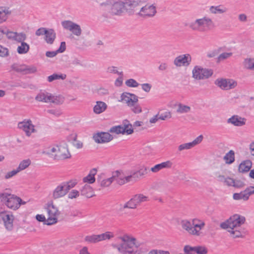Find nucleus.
Wrapping results in <instances>:
<instances>
[{
  "label": "nucleus",
  "instance_id": "nucleus-1",
  "mask_svg": "<svg viewBox=\"0 0 254 254\" xmlns=\"http://www.w3.org/2000/svg\"><path fill=\"white\" fill-rule=\"evenodd\" d=\"M42 153L56 161H67L72 156L70 146L66 142L46 145L44 147Z\"/></svg>",
  "mask_w": 254,
  "mask_h": 254
},
{
  "label": "nucleus",
  "instance_id": "nucleus-2",
  "mask_svg": "<svg viewBox=\"0 0 254 254\" xmlns=\"http://www.w3.org/2000/svg\"><path fill=\"white\" fill-rule=\"evenodd\" d=\"M245 222V217L238 214H235L221 223L220 227L226 230L232 238H243L245 235L242 227Z\"/></svg>",
  "mask_w": 254,
  "mask_h": 254
},
{
  "label": "nucleus",
  "instance_id": "nucleus-3",
  "mask_svg": "<svg viewBox=\"0 0 254 254\" xmlns=\"http://www.w3.org/2000/svg\"><path fill=\"white\" fill-rule=\"evenodd\" d=\"M118 242H114L112 247L120 254H136L140 242L133 236L125 234L118 238Z\"/></svg>",
  "mask_w": 254,
  "mask_h": 254
},
{
  "label": "nucleus",
  "instance_id": "nucleus-4",
  "mask_svg": "<svg viewBox=\"0 0 254 254\" xmlns=\"http://www.w3.org/2000/svg\"><path fill=\"white\" fill-rule=\"evenodd\" d=\"M44 209L46 210V215L37 214L35 215V219L47 226L56 224L59 222L61 215L59 208L51 200L45 204Z\"/></svg>",
  "mask_w": 254,
  "mask_h": 254
},
{
  "label": "nucleus",
  "instance_id": "nucleus-5",
  "mask_svg": "<svg viewBox=\"0 0 254 254\" xmlns=\"http://www.w3.org/2000/svg\"><path fill=\"white\" fill-rule=\"evenodd\" d=\"M179 223L182 230L191 236L197 237L203 234L205 223L201 219L183 218L179 220Z\"/></svg>",
  "mask_w": 254,
  "mask_h": 254
},
{
  "label": "nucleus",
  "instance_id": "nucleus-6",
  "mask_svg": "<svg viewBox=\"0 0 254 254\" xmlns=\"http://www.w3.org/2000/svg\"><path fill=\"white\" fill-rule=\"evenodd\" d=\"M0 201L7 209L14 211L27 203L20 197L12 193V190L9 188L0 192Z\"/></svg>",
  "mask_w": 254,
  "mask_h": 254
},
{
  "label": "nucleus",
  "instance_id": "nucleus-7",
  "mask_svg": "<svg viewBox=\"0 0 254 254\" xmlns=\"http://www.w3.org/2000/svg\"><path fill=\"white\" fill-rule=\"evenodd\" d=\"M186 25L193 31L204 32L213 29L215 23L209 17L203 16L189 22Z\"/></svg>",
  "mask_w": 254,
  "mask_h": 254
},
{
  "label": "nucleus",
  "instance_id": "nucleus-8",
  "mask_svg": "<svg viewBox=\"0 0 254 254\" xmlns=\"http://www.w3.org/2000/svg\"><path fill=\"white\" fill-rule=\"evenodd\" d=\"M135 5V1H131L129 0H119L113 4L111 12L115 15H121L125 12L131 14L134 13Z\"/></svg>",
  "mask_w": 254,
  "mask_h": 254
},
{
  "label": "nucleus",
  "instance_id": "nucleus-9",
  "mask_svg": "<svg viewBox=\"0 0 254 254\" xmlns=\"http://www.w3.org/2000/svg\"><path fill=\"white\" fill-rule=\"evenodd\" d=\"M76 185V182L73 181L63 182L60 183L53 190L52 197L54 199H57L65 196Z\"/></svg>",
  "mask_w": 254,
  "mask_h": 254
},
{
  "label": "nucleus",
  "instance_id": "nucleus-10",
  "mask_svg": "<svg viewBox=\"0 0 254 254\" xmlns=\"http://www.w3.org/2000/svg\"><path fill=\"white\" fill-rule=\"evenodd\" d=\"M212 69L203 67L200 65H195L192 68L191 77L195 81L207 79L213 75Z\"/></svg>",
  "mask_w": 254,
  "mask_h": 254
},
{
  "label": "nucleus",
  "instance_id": "nucleus-11",
  "mask_svg": "<svg viewBox=\"0 0 254 254\" xmlns=\"http://www.w3.org/2000/svg\"><path fill=\"white\" fill-rule=\"evenodd\" d=\"M110 132L116 134L130 135L134 133V129L131 123L126 120L121 125L112 127L110 129Z\"/></svg>",
  "mask_w": 254,
  "mask_h": 254
},
{
  "label": "nucleus",
  "instance_id": "nucleus-12",
  "mask_svg": "<svg viewBox=\"0 0 254 254\" xmlns=\"http://www.w3.org/2000/svg\"><path fill=\"white\" fill-rule=\"evenodd\" d=\"M139 173L140 176H143L144 174L141 173L140 171H137ZM136 172L133 173H129L126 171H116L113 173V177L115 180L120 185H123L131 181L133 178V175H135Z\"/></svg>",
  "mask_w": 254,
  "mask_h": 254
},
{
  "label": "nucleus",
  "instance_id": "nucleus-13",
  "mask_svg": "<svg viewBox=\"0 0 254 254\" xmlns=\"http://www.w3.org/2000/svg\"><path fill=\"white\" fill-rule=\"evenodd\" d=\"M215 85L224 91H228L235 88L237 86V82L233 78L219 77L214 82Z\"/></svg>",
  "mask_w": 254,
  "mask_h": 254
},
{
  "label": "nucleus",
  "instance_id": "nucleus-14",
  "mask_svg": "<svg viewBox=\"0 0 254 254\" xmlns=\"http://www.w3.org/2000/svg\"><path fill=\"white\" fill-rule=\"evenodd\" d=\"M156 12V7L152 4H147L142 7H139L136 3L134 9V13L143 17H151Z\"/></svg>",
  "mask_w": 254,
  "mask_h": 254
},
{
  "label": "nucleus",
  "instance_id": "nucleus-15",
  "mask_svg": "<svg viewBox=\"0 0 254 254\" xmlns=\"http://www.w3.org/2000/svg\"><path fill=\"white\" fill-rule=\"evenodd\" d=\"M14 216L13 213L7 210L0 211V222H2L5 228L11 230L13 228Z\"/></svg>",
  "mask_w": 254,
  "mask_h": 254
},
{
  "label": "nucleus",
  "instance_id": "nucleus-16",
  "mask_svg": "<svg viewBox=\"0 0 254 254\" xmlns=\"http://www.w3.org/2000/svg\"><path fill=\"white\" fill-rule=\"evenodd\" d=\"M17 128L28 137L37 132L35 125L30 119H26L19 122L17 124Z\"/></svg>",
  "mask_w": 254,
  "mask_h": 254
},
{
  "label": "nucleus",
  "instance_id": "nucleus-17",
  "mask_svg": "<svg viewBox=\"0 0 254 254\" xmlns=\"http://www.w3.org/2000/svg\"><path fill=\"white\" fill-rule=\"evenodd\" d=\"M62 27L66 30L70 31L72 34L77 37H79L82 34L80 26L69 20H64L61 22Z\"/></svg>",
  "mask_w": 254,
  "mask_h": 254
},
{
  "label": "nucleus",
  "instance_id": "nucleus-18",
  "mask_svg": "<svg viewBox=\"0 0 254 254\" xmlns=\"http://www.w3.org/2000/svg\"><path fill=\"white\" fill-rule=\"evenodd\" d=\"M253 194H254V186H250L243 191L234 193L232 198L235 201H247L249 199L250 196Z\"/></svg>",
  "mask_w": 254,
  "mask_h": 254
},
{
  "label": "nucleus",
  "instance_id": "nucleus-19",
  "mask_svg": "<svg viewBox=\"0 0 254 254\" xmlns=\"http://www.w3.org/2000/svg\"><path fill=\"white\" fill-rule=\"evenodd\" d=\"M118 101L129 107L130 106H132L133 103H138V97L135 94L128 92H124L121 94Z\"/></svg>",
  "mask_w": 254,
  "mask_h": 254
},
{
  "label": "nucleus",
  "instance_id": "nucleus-20",
  "mask_svg": "<svg viewBox=\"0 0 254 254\" xmlns=\"http://www.w3.org/2000/svg\"><path fill=\"white\" fill-rule=\"evenodd\" d=\"M191 62V57L189 54L180 55L174 60L173 64L177 67H188Z\"/></svg>",
  "mask_w": 254,
  "mask_h": 254
},
{
  "label": "nucleus",
  "instance_id": "nucleus-21",
  "mask_svg": "<svg viewBox=\"0 0 254 254\" xmlns=\"http://www.w3.org/2000/svg\"><path fill=\"white\" fill-rule=\"evenodd\" d=\"M247 120L243 116L234 114L227 119L226 122L228 125L236 127L245 126L247 124Z\"/></svg>",
  "mask_w": 254,
  "mask_h": 254
},
{
  "label": "nucleus",
  "instance_id": "nucleus-22",
  "mask_svg": "<svg viewBox=\"0 0 254 254\" xmlns=\"http://www.w3.org/2000/svg\"><path fill=\"white\" fill-rule=\"evenodd\" d=\"M169 108L175 109L179 114H185L189 113L190 110V107L187 105L178 102L172 101L168 103Z\"/></svg>",
  "mask_w": 254,
  "mask_h": 254
},
{
  "label": "nucleus",
  "instance_id": "nucleus-23",
  "mask_svg": "<svg viewBox=\"0 0 254 254\" xmlns=\"http://www.w3.org/2000/svg\"><path fill=\"white\" fill-rule=\"evenodd\" d=\"M93 139L97 143H107L113 140V136L107 132H97L94 134Z\"/></svg>",
  "mask_w": 254,
  "mask_h": 254
},
{
  "label": "nucleus",
  "instance_id": "nucleus-24",
  "mask_svg": "<svg viewBox=\"0 0 254 254\" xmlns=\"http://www.w3.org/2000/svg\"><path fill=\"white\" fill-rule=\"evenodd\" d=\"M5 36L7 39L10 40L15 41L18 42L24 41L26 39V36L24 33L12 31L7 27Z\"/></svg>",
  "mask_w": 254,
  "mask_h": 254
},
{
  "label": "nucleus",
  "instance_id": "nucleus-25",
  "mask_svg": "<svg viewBox=\"0 0 254 254\" xmlns=\"http://www.w3.org/2000/svg\"><path fill=\"white\" fill-rule=\"evenodd\" d=\"M137 206L138 205L136 201L133 196L125 203L119 204L118 211L119 212H122L126 209H135L137 207Z\"/></svg>",
  "mask_w": 254,
  "mask_h": 254
},
{
  "label": "nucleus",
  "instance_id": "nucleus-26",
  "mask_svg": "<svg viewBox=\"0 0 254 254\" xmlns=\"http://www.w3.org/2000/svg\"><path fill=\"white\" fill-rule=\"evenodd\" d=\"M14 68L16 71L25 74L34 73L37 70L35 66L25 64L16 65Z\"/></svg>",
  "mask_w": 254,
  "mask_h": 254
},
{
  "label": "nucleus",
  "instance_id": "nucleus-27",
  "mask_svg": "<svg viewBox=\"0 0 254 254\" xmlns=\"http://www.w3.org/2000/svg\"><path fill=\"white\" fill-rule=\"evenodd\" d=\"M172 162L168 160L155 165V166L151 167L150 170L152 173H156L162 169H170L172 167Z\"/></svg>",
  "mask_w": 254,
  "mask_h": 254
},
{
  "label": "nucleus",
  "instance_id": "nucleus-28",
  "mask_svg": "<svg viewBox=\"0 0 254 254\" xmlns=\"http://www.w3.org/2000/svg\"><path fill=\"white\" fill-rule=\"evenodd\" d=\"M252 167V162L250 160L247 159L242 161L238 166V172L240 173L248 172Z\"/></svg>",
  "mask_w": 254,
  "mask_h": 254
},
{
  "label": "nucleus",
  "instance_id": "nucleus-29",
  "mask_svg": "<svg viewBox=\"0 0 254 254\" xmlns=\"http://www.w3.org/2000/svg\"><path fill=\"white\" fill-rule=\"evenodd\" d=\"M65 101V97L62 94L51 93L49 103H52L56 105H62Z\"/></svg>",
  "mask_w": 254,
  "mask_h": 254
},
{
  "label": "nucleus",
  "instance_id": "nucleus-30",
  "mask_svg": "<svg viewBox=\"0 0 254 254\" xmlns=\"http://www.w3.org/2000/svg\"><path fill=\"white\" fill-rule=\"evenodd\" d=\"M51 93L42 91L38 93L35 96V99L37 102L49 103Z\"/></svg>",
  "mask_w": 254,
  "mask_h": 254
},
{
  "label": "nucleus",
  "instance_id": "nucleus-31",
  "mask_svg": "<svg viewBox=\"0 0 254 254\" xmlns=\"http://www.w3.org/2000/svg\"><path fill=\"white\" fill-rule=\"evenodd\" d=\"M107 105L103 101H97L93 107V112L96 114H100L105 112L107 108Z\"/></svg>",
  "mask_w": 254,
  "mask_h": 254
},
{
  "label": "nucleus",
  "instance_id": "nucleus-32",
  "mask_svg": "<svg viewBox=\"0 0 254 254\" xmlns=\"http://www.w3.org/2000/svg\"><path fill=\"white\" fill-rule=\"evenodd\" d=\"M81 195L87 197L91 198L94 195L92 188L88 184H85L80 189Z\"/></svg>",
  "mask_w": 254,
  "mask_h": 254
},
{
  "label": "nucleus",
  "instance_id": "nucleus-33",
  "mask_svg": "<svg viewBox=\"0 0 254 254\" xmlns=\"http://www.w3.org/2000/svg\"><path fill=\"white\" fill-rule=\"evenodd\" d=\"M209 11L213 14H221L226 13L227 11V8L222 5H212L209 7Z\"/></svg>",
  "mask_w": 254,
  "mask_h": 254
},
{
  "label": "nucleus",
  "instance_id": "nucleus-34",
  "mask_svg": "<svg viewBox=\"0 0 254 254\" xmlns=\"http://www.w3.org/2000/svg\"><path fill=\"white\" fill-rule=\"evenodd\" d=\"M10 13L9 8L5 6L0 7V24L7 21Z\"/></svg>",
  "mask_w": 254,
  "mask_h": 254
},
{
  "label": "nucleus",
  "instance_id": "nucleus-35",
  "mask_svg": "<svg viewBox=\"0 0 254 254\" xmlns=\"http://www.w3.org/2000/svg\"><path fill=\"white\" fill-rule=\"evenodd\" d=\"M243 65L248 70H254V57L248 56L243 61Z\"/></svg>",
  "mask_w": 254,
  "mask_h": 254
},
{
  "label": "nucleus",
  "instance_id": "nucleus-36",
  "mask_svg": "<svg viewBox=\"0 0 254 254\" xmlns=\"http://www.w3.org/2000/svg\"><path fill=\"white\" fill-rule=\"evenodd\" d=\"M97 173V170L95 169H92L88 175L83 179L84 183H86V184H91L95 182V176Z\"/></svg>",
  "mask_w": 254,
  "mask_h": 254
},
{
  "label": "nucleus",
  "instance_id": "nucleus-37",
  "mask_svg": "<svg viewBox=\"0 0 254 254\" xmlns=\"http://www.w3.org/2000/svg\"><path fill=\"white\" fill-rule=\"evenodd\" d=\"M66 78V75L64 73H55L47 77V81L52 82L56 80H64Z\"/></svg>",
  "mask_w": 254,
  "mask_h": 254
},
{
  "label": "nucleus",
  "instance_id": "nucleus-38",
  "mask_svg": "<svg viewBox=\"0 0 254 254\" xmlns=\"http://www.w3.org/2000/svg\"><path fill=\"white\" fill-rule=\"evenodd\" d=\"M138 206L141 203L149 201L150 198L148 195L143 193H138L133 196Z\"/></svg>",
  "mask_w": 254,
  "mask_h": 254
},
{
  "label": "nucleus",
  "instance_id": "nucleus-39",
  "mask_svg": "<svg viewBox=\"0 0 254 254\" xmlns=\"http://www.w3.org/2000/svg\"><path fill=\"white\" fill-rule=\"evenodd\" d=\"M21 42L20 45H18L17 47V52L20 55L26 54L29 50V45L24 41H21Z\"/></svg>",
  "mask_w": 254,
  "mask_h": 254
},
{
  "label": "nucleus",
  "instance_id": "nucleus-40",
  "mask_svg": "<svg viewBox=\"0 0 254 254\" xmlns=\"http://www.w3.org/2000/svg\"><path fill=\"white\" fill-rule=\"evenodd\" d=\"M56 38V33L54 30L50 29H48L45 36V40L49 44H52Z\"/></svg>",
  "mask_w": 254,
  "mask_h": 254
},
{
  "label": "nucleus",
  "instance_id": "nucleus-41",
  "mask_svg": "<svg viewBox=\"0 0 254 254\" xmlns=\"http://www.w3.org/2000/svg\"><path fill=\"white\" fill-rule=\"evenodd\" d=\"M235 152L232 150L228 152L223 158L225 163L229 165L234 162L235 160Z\"/></svg>",
  "mask_w": 254,
  "mask_h": 254
},
{
  "label": "nucleus",
  "instance_id": "nucleus-42",
  "mask_svg": "<svg viewBox=\"0 0 254 254\" xmlns=\"http://www.w3.org/2000/svg\"><path fill=\"white\" fill-rule=\"evenodd\" d=\"M125 85L130 88H137L140 86V83L135 79L129 78L125 81Z\"/></svg>",
  "mask_w": 254,
  "mask_h": 254
},
{
  "label": "nucleus",
  "instance_id": "nucleus-43",
  "mask_svg": "<svg viewBox=\"0 0 254 254\" xmlns=\"http://www.w3.org/2000/svg\"><path fill=\"white\" fill-rule=\"evenodd\" d=\"M31 161L30 159H25L20 162L17 168L19 171L21 172L27 169L31 165Z\"/></svg>",
  "mask_w": 254,
  "mask_h": 254
},
{
  "label": "nucleus",
  "instance_id": "nucleus-44",
  "mask_svg": "<svg viewBox=\"0 0 254 254\" xmlns=\"http://www.w3.org/2000/svg\"><path fill=\"white\" fill-rule=\"evenodd\" d=\"M159 118L161 120H166L172 118V112L168 110H166L164 111H160L158 113Z\"/></svg>",
  "mask_w": 254,
  "mask_h": 254
},
{
  "label": "nucleus",
  "instance_id": "nucleus-45",
  "mask_svg": "<svg viewBox=\"0 0 254 254\" xmlns=\"http://www.w3.org/2000/svg\"><path fill=\"white\" fill-rule=\"evenodd\" d=\"M114 180L115 179L113 177V174H112V176L111 177L106 178L101 180L100 184L102 187L107 188L109 187Z\"/></svg>",
  "mask_w": 254,
  "mask_h": 254
},
{
  "label": "nucleus",
  "instance_id": "nucleus-46",
  "mask_svg": "<svg viewBox=\"0 0 254 254\" xmlns=\"http://www.w3.org/2000/svg\"><path fill=\"white\" fill-rule=\"evenodd\" d=\"M106 71L108 73L117 74L118 75H122L123 71H120L119 67L114 65H109L107 67Z\"/></svg>",
  "mask_w": 254,
  "mask_h": 254
},
{
  "label": "nucleus",
  "instance_id": "nucleus-47",
  "mask_svg": "<svg viewBox=\"0 0 254 254\" xmlns=\"http://www.w3.org/2000/svg\"><path fill=\"white\" fill-rule=\"evenodd\" d=\"M233 55V53L231 51H228L220 54L218 57V61L219 62L223 61L232 57Z\"/></svg>",
  "mask_w": 254,
  "mask_h": 254
},
{
  "label": "nucleus",
  "instance_id": "nucleus-48",
  "mask_svg": "<svg viewBox=\"0 0 254 254\" xmlns=\"http://www.w3.org/2000/svg\"><path fill=\"white\" fill-rule=\"evenodd\" d=\"M194 252L196 254H208V249L204 245H198L195 246Z\"/></svg>",
  "mask_w": 254,
  "mask_h": 254
},
{
  "label": "nucleus",
  "instance_id": "nucleus-49",
  "mask_svg": "<svg viewBox=\"0 0 254 254\" xmlns=\"http://www.w3.org/2000/svg\"><path fill=\"white\" fill-rule=\"evenodd\" d=\"M19 172H20V171L17 169V168L16 169L9 171L4 174V179L5 180L10 179L12 178L15 176L16 175H17V174L18 173H19Z\"/></svg>",
  "mask_w": 254,
  "mask_h": 254
},
{
  "label": "nucleus",
  "instance_id": "nucleus-50",
  "mask_svg": "<svg viewBox=\"0 0 254 254\" xmlns=\"http://www.w3.org/2000/svg\"><path fill=\"white\" fill-rule=\"evenodd\" d=\"M129 107L130 108L131 111L135 114H139L142 112V107L138 103H133V105Z\"/></svg>",
  "mask_w": 254,
  "mask_h": 254
},
{
  "label": "nucleus",
  "instance_id": "nucleus-51",
  "mask_svg": "<svg viewBox=\"0 0 254 254\" xmlns=\"http://www.w3.org/2000/svg\"><path fill=\"white\" fill-rule=\"evenodd\" d=\"M115 236V235L113 232L110 231H107L104 233H102L100 234V238H101V241H106L109 240L112 238H113Z\"/></svg>",
  "mask_w": 254,
  "mask_h": 254
},
{
  "label": "nucleus",
  "instance_id": "nucleus-52",
  "mask_svg": "<svg viewBox=\"0 0 254 254\" xmlns=\"http://www.w3.org/2000/svg\"><path fill=\"white\" fill-rule=\"evenodd\" d=\"M86 240L91 243H96L102 241L100 238V234L94 235L86 238Z\"/></svg>",
  "mask_w": 254,
  "mask_h": 254
},
{
  "label": "nucleus",
  "instance_id": "nucleus-53",
  "mask_svg": "<svg viewBox=\"0 0 254 254\" xmlns=\"http://www.w3.org/2000/svg\"><path fill=\"white\" fill-rule=\"evenodd\" d=\"M80 195V192L76 190H72L67 193V197L70 199L78 198Z\"/></svg>",
  "mask_w": 254,
  "mask_h": 254
},
{
  "label": "nucleus",
  "instance_id": "nucleus-54",
  "mask_svg": "<svg viewBox=\"0 0 254 254\" xmlns=\"http://www.w3.org/2000/svg\"><path fill=\"white\" fill-rule=\"evenodd\" d=\"M141 90L147 93H149L152 88V86L150 83H143L140 84Z\"/></svg>",
  "mask_w": 254,
  "mask_h": 254
},
{
  "label": "nucleus",
  "instance_id": "nucleus-55",
  "mask_svg": "<svg viewBox=\"0 0 254 254\" xmlns=\"http://www.w3.org/2000/svg\"><path fill=\"white\" fill-rule=\"evenodd\" d=\"M48 113L56 117H59L63 114V111L60 108H54L48 110Z\"/></svg>",
  "mask_w": 254,
  "mask_h": 254
},
{
  "label": "nucleus",
  "instance_id": "nucleus-56",
  "mask_svg": "<svg viewBox=\"0 0 254 254\" xmlns=\"http://www.w3.org/2000/svg\"><path fill=\"white\" fill-rule=\"evenodd\" d=\"M245 186V182L241 179H234L233 187L241 189Z\"/></svg>",
  "mask_w": 254,
  "mask_h": 254
},
{
  "label": "nucleus",
  "instance_id": "nucleus-57",
  "mask_svg": "<svg viewBox=\"0 0 254 254\" xmlns=\"http://www.w3.org/2000/svg\"><path fill=\"white\" fill-rule=\"evenodd\" d=\"M195 246L192 247L189 245H186L184 246L183 252L185 254H194L191 252L194 251Z\"/></svg>",
  "mask_w": 254,
  "mask_h": 254
},
{
  "label": "nucleus",
  "instance_id": "nucleus-58",
  "mask_svg": "<svg viewBox=\"0 0 254 254\" xmlns=\"http://www.w3.org/2000/svg\"><path fill=\"white\" fill-rule=\"evenodd\" d=\"M193 148L190 142L180 144L178 146V150L182 151L184 150H188Z\"/></svg>",
  "mask_w": 254,
  "mask_h": 254
},
{
  "label": "nucleus",
  "instance_id": "nucleus-59",
  "mask_svg": "<svg viewBox=\"0 0 254 254\" xmlns=\"http://www.w3.org/2000/svg\"><path fill=\"white\" fill-rule=\"evenodd\" d=\"M9 50L7 48L0 45V57H6L9 55Z\"/></svg>",
  "mask_w": 254,
  "mask_h": 254
},
{
  "label": "nucleus",
  "instance_id": "nucleus-60",
  "mask_svg": "<svg viewBox=\"0 0 254 254\" xmlns=\"http://www.w3.org/2000/svg\"><path fill=\"white\" fill-rule=\"evenodd\" d=\"M124 82V77L123 74L122 75H119V76L118 77L114 82L115 86L117 87H121L123 84Z\"/></svg>",
  "mask_w": 254,
  "mask_h": 254
},
{
  "label": "nucleus",
  "instance_id": "nucleus-61",
  "mask_svg": "<svg viewBox=\"0 0 254 254\" xmlns=\"http://www.w3.org/2000/svg\"><path fill=\"white\" fill-rule=\"evenodd\" d=\"M72 144L75 148L77 149H80L83 147V142L78 138L73 143H72Z\"/></svg>",
  "mask_w": 254,
  "mask_h": 254
},
{
  "label": "nucleus",
  "instance_id": "nucleus-62",
  "mask_svg": "<svg viewBox=\"0 0 254 254\" xmlns=\"http://www.w3.org/2000/svg\"><path fill=\"white\" fill-rule=\"evenodd\" d=\"M203 138V137L202 135H200L198 136L196 138H195L193 141L190 142L192 147H194L195 146L199 144L201 142Z\"/></svg>",
  "mask_w": 254,
  "mask_h": 254
},
{
  "label": "nucleus",
  "instance_id": "nucleus-63",
  "mask_svg": "<svg viewBox=\"0 0 254 254\" xmlns=\"http://www.w3.org/2000/svg\"><path fill=\"white\" fill-rule=\"evenodd\" d=\"M77 138V134L75 132H72L67 136V139L69 141L71 142V143L75 141Z\"/></svg>",
  "mask_w": 254,
  "mask_h": 254
},
{
  "label": "nucleus",
  "instance_id": "nucleus-64",
  "mask_svg": "<svg viewBox=\"0 0 254 254\" xmlns=\"http://www.w3.org/2000/svg\"><path fill=\"white\" fill-rule=\"evenodd\" d=\"M48 30V29H47L45 28L41 27L36 30V32H35V34H36V35H37L38 36H42V35L45 36Z\"/></svg>",
  "mask_w": 254,
  "mask_h": 254
}]
</instances>
